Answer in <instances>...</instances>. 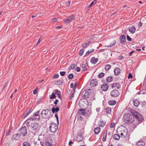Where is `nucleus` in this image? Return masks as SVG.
<instances>
[{
	"instance_id": "nucleus-35",
	"label": "nucleus",
	"mask_w": 146,
	"mask_h": 146,
	"mask_svg": "<svg viewBox=\"0 0 146 146\" xmlns=\"http://www.w3.org/2000/svg\"><path fill=\"white\" fill-rule=\"evenodd\" d=\"M76 66V65L75 64H72L70 65V67L69 68V69L70 70H71V69H74L75 68Z\"/></svg>"
},
{
	"instance_id": "nucleus-31",
	"label": "nucleus",
	"mask_w": 146,
	"mask_h": 146,
	"mask_svg": "<svg viewBox=\"0 0 146 146\" xmlns=\"http://www.w3.org/2000/svg\"><path fill=\"white\" fill-rule=\"evenodd\" d=\"M31 109H30L28 110H26L25 114L24 116V118L25 117L27 116L30 113Z\"/></svg>"
},
{
	"instance_id": "nucleus-49",
	"label": "nucleus",
	"mask_w": 146,
	"mask_h": 146,
	"mask_svg": "<svg viewBox=\"0 0 146 146\" xmlns=\"http://www.w3.org/2000/svg\"><path fill=\"white\" fill-rule=\"evenodd\" d=\"M66 73V72L65 71L60 72V74L61 76H64Z\"/></svg>"
},
{
	"instance_id": "nucleus-27",
	"label": "nucleus",
	"mask_w": 146,
	"mask_h": 146,
	"mask_svg": "<svg viewBox=\"0 0 146 146\" xmlns=\"http://www.w3.org/2000/svg\"><path fill=\"white\" fill-rule=\"evenodd\" d=\"M113 139L118 140L120 138V136L117 134H114L113 136Z\"/></svg>"
},
{
	"instance_id": "nucleus-47",
	"label": "nucleus",
	"mask_w": 146,
	"mask_h": 146,
	"mask_svg": "<svg viewBox=\"0 0 146 146\" xmlns=\"http://www.w3.org/2000/svg\"><path fill=\"white\" fill-rule=\"evenodd\" d=\"M74 75L72 74H69L68 76L69 79H72L73 78Z\"/></svg>"
},
{
	"instance_id": "nucleus-4",
	"label": "nucleus",
	"mask_w": 146,
	"mask_h": 146,
	"mask_svg": "<svg viewBox=\"0 0 146 146\" xmlns=\"http://www.w3.org/2000/svg\"><path fill=\"white\" fill-rule=\"evenodd\" d=\"M58 127L57 124L54 123H50V131L52 133H55L57 130Z\"/></svg>"
},
{
	"instance_id": "nucleus-2",
	"label": "nucleus",
	"mask_w": 146,
	"mask_h": 146,
	"mask_svg": "<svg viewBox=\"0 0 146 146\" xmlns=\"http://www.w3.org/2000/svg\"><path fill=\"white\" fill-rule=\"evenodd\" d=\"M31 131L33 133L38 132L40 130L38 123L36 122H32L31 124Z\"/></svg>"
},
{
	"instance_id": "nucleus-60",
	"label": "nucleus",
	"mask_w": 146,
	"mask_h": 146,
	"mask_svg": "<svg viewBox=\"0 0 146 146\" xmlns=\"http://www.w3.org/2000/svg\"><path fill=\"white\" fill-rule=\"evenodd\" d=\"M76 70L77 72H79L80 71V68L79 67H77Z\"/></svg>"
},
{
	"instance_id": "nucleus-52",
	"label": "nucleus",
	"mask_w": 146,
	"mask_h": 146,
	"mask_svg": "<svg viewBox=\"0 0 146 146\" xmlns=\"http://www.w3.org/2000/svg\"><path fill=\"white\" fill-rule=\"evenodd\" d=\"M133 78V76L131 73H129V74L128 76V79L131 78Z\"/></svg>"
},
{
	"instance_id": "nucleus-34",
	"label": "nucleus",
	"mask_w": 146,
	"mask_h": 146,
	"mask_svg": "<svg viewBox=\"0 0 146 146\" xmlns=\"http://www.w3.org/2000/svg\"><path fill=\"white\" fill-rule=\"evenodd\" d=\"M49 98L50 99H52L55 98H56V96H55V93H54L53 92L51 95H50L49 96Z\"/></svg>"
},
{
	"instance_id": "nucleus-33",
	"label": "nucleus",
	"mask_w": 146,
	"mask_h": 146,
	"mask_svg": "<svg viewBox=\"0 0 146 146\" xmlns=\"http://www.w3.org/2000/svg\"><path fill=\"white\" fill-rule=\"evenodd\" d=\"M106 80L107 82H110L113 80V78L111 76H108Z\"/></svg>"
},
{
	"instance_id": "nucleus-26",
	"label": "nucleus",
	"mask_w": 146,
	"mask_h": 146,
	"mask_svg": "<svg viewBox=\"0 0 146 146\" xmlns=\"http://www.w3.org/2000/svg\"><path fill=\"white\" fill-rule=\"evenodd\" d=\"M87 66V64H84V63H83L82 67V68L83 69V70L84 71H85L87 70L88 68Z\"/></svg>"
},
{
	"instance_id": "nucleus-45",
	"label": "nucleus",
	"mask_w": 146,
	"mask_h": 146,
	"mask_svg": "<svg viewBox=\"0 0 146 146\" xmlns=\"http://www.w3.org/2000/svg\"><path fill=\"white\" fill-rule=\"evenodd\" d=\"M104 75V74L103 72H102L99 74L98 75V77L100 78L103 77Z\"/></svg>"
},
{
	"instance_id": "nucleus-10",
	"label": "nucleus",
	"mask_w": 146,
	"mask_h": 146,
	"mask_svg": "<svg viewBox=\"0 0 146 146\" xmlns=\"http://www.w3.org/2000/svg\"><path fill=\"white\" fill-rule=\"evenodd\" d=\"M112 88L119 89L121 88V85L119 83H114L111 85Z\"/></svg>"
},
{
	"instance_id": "nucleus-36",
	"label": "nucleus",
	"mask_w": 146,
	"mask_h": 146,
	"mask_svg": "<svg viewBox=\"0 0 146 146\" xmlns=\"http://www.w3.org/2000/svg\"><path fill=\"white\" fill-rule=\"evenodd\" d=\"M99 125L101 127L104 126L105 125V123L103 121H100L99 122Z\"/></svg>"
},
{
	"instance_id": "nucleus-20",
	"label": "nucleus",
	"mask_w": 146,
	"mask_h": 146,
	"mask_svg": "<svg viewBox=\"0 0 146 146\" xmlns=\"http://www.w3.org/2000/svg\"><path fill=\"white\" fill-rule=\"evenodd\" d=\"M91 42L89 41L87 43H85L82 44V46L83 48H86L90 44Z\"/></svg>"
},
{
	"instance_id": "nucleus-5",
	"label": "nucleus",
	"mask_w": 146,
	"mask_h": 146,
	"mask_svg": "<svg viewBox=\"0 0 146 146\" xmlns=\"http://www.w3.org/2000/svg\"><path fill=\"white\" fill-rule=\"evenodd\" d=\"M27 133V128L25 126L22 127L19 130V134L23 137L25 136Z\"/></svg>"
},
{
	"instance_id": "nucleus-7",
	"label": "nucleus",
	"mask_w": 146,
	"mask_h": 146,
	"mask_svg": "<svg viewBox=\"0 0 146 146\" xmlns=\"http://www.w3.org/2000/svg\"><path fill=\"white\" fill-rule=\"evenodd\" d=\"M117 132L118 134H119L118 132L121 131V133H120L121 136H123V137H125L127 135V130L126 128L123 129L122 130H120L119 129H118L117 131Z\"/></svg>"
},
{
	"instance_id": "nucleus-38",
	"label": "nucleus",
	"mask_w": 146,
	"mask_h": 146,
	"mask_svg": "<svg viewBox=\"0 0 146 146\" xmlns=\"http://www.w3.org/2000/svg\"><path fill=\"white\" fill-rule=\"evenodd\" d=\"M111 67V65L110 64H106L105 66V69L107 71H108Z\"/></svg>"
},
{
	"instance_id": "nucleus-40",
	"label": "nucleus",
	"mask_w": 146,
	"mask_h": 146,
	"mask_svg": "<svg viewBox=\"0 0 146 146\" xmlns=\"http://www.w3.org/2000/svg\"><path fill=\"white\" fill-rule=\"evenodd\" d=\"M63 83L62 80H57L55 83L56 85H62Z\"/></svg>"
},
{
	"instance_id": "nucleus-42",
	"label": "nucleus",
	"mask_w": 146,
	"mask_h": 146,
	"mask_svg": "<svg viewBox=\"0 0 146 146\" xmlns=\"http://www.w3.org/2000/svg\"><path fill=\"white\" fill-rule=\"evenodd\" d=\"M40 112V111H38L36 112L32 116H34L35 117H36V116L38 118H39V113Z\"/></svg>"
},
{
	"instance_id": "nucleus-11",
	"label": "nucleus",
	"mask_w": 146,
	"mask_h": 146,
	"mask_svg": "<svg viewBox=\"0 0 146 146\" xmlns=\"http://www.w3.org/2000/svg\"><path fill=\"white\" fill-rule=\"evenodd\" d=\"M109 88V86L107 84H104L101 86V90L104 91H107Z\"/></svg>"
},
{
	"instance_id": "nucleus-23",
	"label": "nucleus",
	"mask_w": 146,
	"mask_h": 146,
	"mask_svg": "<svg viewBox=\"0 0 146 146\" xmlns=\"http://www.w3.org/2000/svg\"><path fill=\"white\" fill-rule=\"evenodd\" d=\"M60 110L59 108L57 107L56 108H55L54 107L52 108V109L51 110L53 113L55 112L57 113Z\"/></svg>"
},
{
	"instance_id": "nucleus-18",
	"label": "nucleus",
	"mask_w": 146,
	"mask_h": 146,
	"mask_svg": "<svg viewBox=\"0 0 146 146\" xmlns=\"http://www.w3.org/2000/svg\"><path fill=\"white\" fill-rule=\"evenodd\" d=\"M76 137V141L80 142L82 141L83 139V136L81 135H78Z\"/></svg>"
},
{
	"instance_id": "nucleus-58",
	"label": "nucleus",
	"mask_w": 146,
	"mask_h": 146,
	"mask_svg": "<svg viewBox=\"0 0 146 146\" xmlns=\"http://www.w3.org/2000/svg\"><path fill=\"white\" fill-rule=\"evenodd\" d=\"M134 51H132L131 52H130L129 53V56H131V54L134 52Z\"/></svg>"
},
{
	"instance_id": "nucleus-37",
	"label": "nucleus",
	"mask_w": 146,
	"mask_h": 146,
	"mask_svg": "<svg viewBox=\"0 0 146 146\" xmlns=\"http://www.w3.org/2000/svg\"><path fill=\"white\" fill-rule=\"evenodd\" d=\"M116 43V41L115 40H114L113 42H112V43H111L110 44V45H108L107 46V47H112V46H114L115 45Z\"/></svg>"
},
{
	"instance_id": "nucleus-30",
	"label": "nucleus",
	"mask_w": 146,
	"mask_h": 146,
	"mask_svg": "<svg viewBox=\"0 0 146 146\" xmlns=\"http://www.w3.org/2000/svg\"><path fill=\"white\" fill-rule=\"evenodd\" d=\"M106 112L108 114H110L111 111V109L110 108L107 107L105 109Z\"/></svg>"
},
{
	"instance_id": "nucleus-55",
	"label": "nucleus",
	"mask_w": 146,
	"mask_h": 146,
	"mask_svg": "<svg viewBox=\"0 0 146 146\" xmlns=\"http://www.w3.org/2000/svg\"><path fill=\"white\" fill-rule=\"evenodd\" d=\"M59 102L58 99H56L54 102V104L56 105Z\"/></svg>"
},
{
	"instance_id": "nucleus-61",
	"label": "nucleus",
	"mask_w": 146,
	"mask_h": 146,
	"mask_svg": "<svg viewBox=\"0 0 146 146\" xmlns=\"http://www.w3.org/2000/svg\"><path fill=\"white\" fill-rule=\"evenodd\" d=\"M142 25V23L141 21H140L139 24L138 25L139 27H141Z\"/></svg>"
},
{
	"instance_id": "nucleus-41",
	"label": "nucleus",
	"mask_w": 146,
	"mask_h": 146,
	"mask_svg": "<svg viewBox=\"0 0 146 146\" xmlns=\"http://www.w3.org/2000/svg\"><path fill=\"white\" fill-rule=\"evenodd\" d=\"M97 2L96 0H94L91 3V4L88 6V7L89 8L91 7L94 4H96Z\"/></svg>"
},
{
	"instance_id": "nucleus-24",
	"label": "nucleus",
	"mask_w": 146,
	"mask_h": 146,
	"mask_svg": "<svg viewBox=\"0 0 146 146\" xmlns=\"http://www.w3.org/2000/svg\"><path fill=\"white\" fill-rule=\"evenodd\" d=\"M108 103L109 105L113 106L116 103V101L115 100H111L109 101Z\"/></svg>"
},
{
	"instance_id": "nucleus-46",
	"label": "nucleus",
	"mask_w": 146,
	"mask_h": 146,
	"mask_svg": "<svg viewBox=\"0 0 146 146\" xmlns=\"http://www.w3.org/2000/svg\"><path fill=\"white\" fill-rule=\"evenodd\" d=\"M84 49L83 48L79 52V55L80 56H82L84 52Z\"/></svg>"
},
{
	"instance_id": "nucleus-6",
	"label": "nucleus",
	"mask_w": 146,
	"mask_h": 146,
	"mask_svg": "<svg viewBox=\"0 0 146 146\" xmlns=\"http://www.w3.org/2000/svg\"><path fill=\"white\" fill-rule=\"evenodd\" d=\"M81 96L84 98H89L90 96V93L87 90H82L80 92Z\"/></svg>"
},
{
	"instance_id": "nucleus-13",
	"label": "nucleus",
	"mask_w": 146,
	"mask_h": 146,
	"mask_svg": "<svg viewBox=\"0 0 146 146\" xmlns=\"http://www.w3.org/2000/svg\"><path fill=\"white\" fill-rule=\"evenodd\" d=\"M78 115H84L86 114V110L84 109H80L78 110Z\"/></svg>"
},
{
	"instance_id": "nucleus-8",
	"label": "nucleus",
	"mask_w": 146,
	"mask_h": 146,
	"mask_svg": "<svg viewBox=\"0 0 146 146\" xmlns=\"http://www.w3.org/2000/svg\"><path fill=\"white\" fill-rule=\"evenodd\" d=\"M119 91L115 89L111 91L110 95L112 97H117L119 95Z\"/></svg>"
},
{
	"instance_id": "nucleus-28",
	"label": "nucleus",
	"mask_w": 146,
	"mask_h": 146,
	"mask_svg": "<svg viewBox=\"0 0 146 146\" xmlns=\"http://www.w3.org/2000/svg\"><path fill=\"white\" fill-rule=\"evenodd\" d=\"M42 146H52V144L48 141H45V143Z\"/></svg>"
},
{
	"instance_id": "nucleus-16",
	"label": "nucleus",
	"mask_w": 146,
	"mask_h": 146,
	"mask_svg": "<svg viewBox=\"0 0 146 146\" xmlns=\"http://www.w3.org/2000/svg\"><path fill=\"white\" fill-rule=\"evenodd\" d=\"M145 142L142 140L139 141L136 143L137 146H145Z\"/></svg>"
},
{
	"instance_id": "nucleus-15",
	"label": "nucleus",
	"mask_w": 146,
	"mask_h": 146,
	"mask_svg": "<svg viewBox=\"0 0 146 146\" xmlns=\"http://www.w3.org/2000/svg\"><path fill=\"white\" fill-rule=\"evenodd\" d=\"M136 30V28L134 26H132L129 28V31L132 34L135 33Z\"/></svg>"
},
{
	"instance_id": "nucleus-48",
	"label": "nucleus",
	"mask_w": 146,
	"mask_h": 146,
	"mask_svg": "<svg viewBox=\"0 0 146 146\" xmlns=\"http://www.w3.org/2000/svg\"><path fill=\"white\" fill-rule=\"evenodd\" d=\"M59 75L58 74H55L53 76V78H57L59 77Z\"/></svg>"
},
{
	"instance_id": "nucleus-51",
	"label": "nucleus",
	"mask_w": 146,
	"mask_h": 146,
	"mask_svg": "<svg viewBox=\"0 0 146 146\" xmlns=\"http://www.w3.org/2000/svg\"><path fill=\"white\" fill-rule=\"evenodd\" d=\"M11 132V130L10 129L9 130V131H8V132H7L6 133V136H8V135H10Z\"/></svg>"
},
{
	"instance_id": "nucleus-9",
	"label": "nucleus",
	"mask_w": 146,
	"mask_h": 146,
	"mask_svg": "<svg viewBox=\"0 0 146 146\" xmlns=\"http://www.w3.org/2000/svg\"><path fill=\"white\" fill-rule=\"evenodd\" d=\"M75 17V15H72L66 19L64 20V22L66 23H68L74 20Z\"/></svg>"
},
{
	"instance_id": "nucleus-25",
	"label": "nucleus",
	"mask_w": 146,
	"mask_h": 146,
	"mask_svg": "<svg viewBox=\"0 0 146 146\" xmlns=\"http://www.w3.org/2000/svg\"><path fill=\"white\" fill-rule=\"evenodd\" d=\"M54 91H55V94L58 95V97L59 98H61V95H60L61 92L60 91L58 90H55Z\"/></svg>"
},
{
	"instance_id": "nucleus-43",
	"label": "nucleus",
	"mask_w": 146,
	"mask_h": 146,
	"mask_svg": "<svg viewBox=\"0 0 146 146\" xmlns=\"http://www.w3.org/2000/svg\"><path fill=\"white\" fill-rule=\"evenodd\" d=\"M40 119V116H39V118H38L36 116V117H35V116H32V117L31 118H30V119H32V120H39Z\"/></svg>"
},
{
	"instance_id": "nucleus-22",
	"label": "nucleus",
	"mask_w": 146,
	"mask_h": 146,
	"mask_svg": "<svg viewBox=\"0 0 146 146\" xmlns=\"http://www.w3.org/2000/svg\"><path fill=\"white\" fill-rule=\"evenodd\" d=\"M98 60V58H95L94 57H93L91 58V62L92 64H95L97 62Z\"/></svg>"
},
{
	"instance_id": "nucleus-1",
	"label": "nucleus",
	"mask_w": 146,
	"mask_h": 146,
	"mask_svg": "<svg viewBox=\"0 0 146 146\" xmlns=\"http://www.w3.org/2000/svg\"><path fill=\"white\" fill-rule=\"evenodd\" d=\"M130 112L132 114V115L126 113L123 117V120L125 123L128 124L132 123L134 120V116L138 121H143V117L139 113L133 110H131Z\"/></svg>"
},
{
	"instance_id": "nucleus-59",
	"label": "nucleus",
	"mask_w": 146,
	"mask_h": 146,
	"mask_svg": "<svg viewBox=\"0 0 146 146\" xmlns=\"http://www.w3.org/2000/svg\"><path fill=\"white\" fill-rule=\"evenodd\" d=\"M74 85L73 83H72L71 84H70V87L71 88H74Z\"/></svg>"
},
{
	"instance_id": "nucleus-56",
	"label": "nucleus",
	"mask_w": 146,
	"mask_h": 146,
	"mask_svg": "<svg viewBox=\"0 0 146 146\" xmlns=\"http://www.w3.org/2000/svg\"><path fill=\"white\" fill-rule=\"evenodd\" d=\"M55 116L56 118V119H57V121L58 123V115L57 114H56L55 115Z\"/></svg>"
},
{
	"instance_id": "nucleus-32",
	"label": "nucleus",
	"mask_w": 146,
	"mask_h": 146,
	"mask_svg": "<svg viewBox=\"0 0 146 146\" xmlns=\"http://www.w3.org/2000/svg\"><path fill=\"white\" fill-rule=\"evenodd\" d=\"M31 144L30 143L27 141H24L23 144V146H30Z\"/></svg>"
},
{
	"instance_id": "nucleus-53",
	"label": "nucleus",
	"mask_w": 146,
	"mask_h": 146,
	"mask_svg": "<svg viewBox=\"0 0 146 146\" xmlns=\"http://www.w3.org/2000/svg\"><path fill=\"white\" fill-rule=\"evenodd\" d=\"M127 40L130 41L131 40V38L128 35L127 36Z\"/></svg>"
},
{
	"instance_id": "nucleus-63",
	"label": "nucleus",
	"mask_w": 146,
	"mask_h": 146,
	"mask_svg": "<svg viewBox=\"0 0 146 146\" xmlns=\"http://www.w3.org/2000/svg\"><path fill=\"white\" fill-rule=\"evenodd\" d=\"M37 92V91L36 89L33 92V94H36Z\"/></svg>"
},
{
	"instance_id": "nucleus-62",
	"label": "nucleus",
	"mask_w": 146,
	"mask_h": 146,
	"mask_svg": "<svg viewBox=\"0 0 146 146\" xmlns=\"http://www.w3.org/2000/svg\"><path fill=\"white\" fill-rule=\"evenodd\" d=\"M73 143V142L72 141H70L68 145L69 146H71V144Z\"/></svg>"
},
{
	"instance_id": "nucleus-17",
	"label": "nucleus",
	"mask_w": 146,
	"mask_h": 146,
	"mask_svg": "<svg viewBox=\"0 0 146 146\" xmlns=\"http://www.w3.org/2000/svg\"><path fill=\"white\" fill-rule=\"evenodd\" d=\"M120 69L119 68H116L114 71V74L115 76L119 75L120 73Z\"/></svg>"
},
{
	"instance_id": "nucleus-29",
	"label": "nucleus",
	"mask_w": 146,
	"mask_h": 146,
	"mask_svg": "<svg viewBox=\"0 0 146 146\" xmlns=\"http://www.w3.org/2000/svg\"><path fill=\"white\" fill-rule=\"evenodd\" d=\"M107 131L106 130L104 132L103 134V138L102 139V141H106V137L107 136Z\"/></svg>"
},
{
	"instance_id": "nucleus-12",
	"label": "nucleus",
	"mask_w": 146,
	"mask_h": 146,
	"mask_svg": "<svg viewBox=\"0 0 146 146\" xmlns=\"http://www.w3.org/2000/svg\"><path fill=\"white\" fill-rule=\"evenodd\" d=\"M90 84L91 86L92 87H95L98 84L97 80L96 79L92 80L90 82Z\"/></svg>"
},
{
	"instance_id": "nucleus-14",
	"label": "nucleus",
	"mask_w": 146,
	"mask_h": 146,
	"mask_svg": "<svg viewBox=\"0 0 146 146\" xmlns=\"http://www.w3.org/2000/svg\"><path fill=\"white\" fill-rule=\"evenodd\" d=\"M119 39L121 42L123 44H125V37L123 35H121L119 38Z\"/></svg>"
},
{
	"instance_id": "nucleus-50",
	"label": "nucleus",
	"mask_w": 146,
	"mask_h": 146,
	"mask_svg": "<svg viewBox=\"0 0 146 146\" xmlns=\"http://www.w3.org/2000/svg\"><path fill=\"white\" fill-rule=\"evenodd\" d=\"M58 19L57 18H55L52 19L51 21L53 22H55Z\"/></svg>"
},
{
	"instance_id": "nucleus-54",
	"label": "nucleus",
	"mask_w": 146,
	"mask_h": 146,
	"mask_svg": "<svg viewBox=\"0 0 146 146\" xmlns=\"http://www.w3.org/2000/svg\"><path fill=\"white\" fill-rule=\"evenodd\" d=\"M115 123L114 122L112 123L110 125V127L111 128H113L115 126Z\"/></svg>"
},
{
	"instance_id": "nucleus-44",
	"label": "nucleus",
	"mask_w": 146,
	"mask_h": 146,
	"mask_svg": "<svg viewBox=\"0 0 146 146\" xmlns=\"http://www.w3.org/2000/svg\"><path fill=\"white\" fill-rule=\"evenodd\" d=\"M81 115H77V119L78 120H83L84 118L83 117L81 116Z\"/></svg>"
},
{
	"instance_id": "nucleus-57",
	"label": "nucleus",
	"mask_w": 146,
	"mask_h": 146,
	"mask_svg": "<svg viewBox=\"0 0 146 146\" xmlns=\"http://www.w3.org/2000/svg\"><path fill=\"white\" fill-rule=\"evenodd\" d=\"M94 51V49H92L91 50H89L88 51V52H89V53L90 54L91 53L93 52Z\"/></svg>"
},
{
	"instance_id": "nucleus-19",
	"label": "nucleus",
	"mask_w": 146,
	"mask_h": 146,
	"mask_svg": "<svg viewBox=\"0 0 146 146\" xmlns=\"http://www.w3.org/2000/svg\"><path fill=\"white\" fill-rule=\"evenodd\" d=\"M21 136L19 133L13 135L12 138L16 140H18L19 139Z\"/></svg>"
},
{
	"instance_id": "nucleus-39",
	"label": "nucleus",
	"mask_w": 146,
	"mask_h": 146,
	"mask_svg": "<svg viewBox=\"0 0 146 146\" xmlns=\"http://www.w3.org/2000/svg\"><path fill=\"white\" fill-rule=\"evenodd\" d=\"M133 102L134 105L135 106H138L139 104V102L136 100L133 101Z\"/></svg>"
},
{
	"instance_id": "nucleus-64",
	"label": "nucleus",
	"mask_w": 146,
	"mask_h": 146,
	"mask_svg": "<svg viewBox=\"0 0 146 146\" xmlns=\"http://www.w3.org/2000/svg\"><path fill=\"white\" fill-rule=\"evenodd\" d=\"M105 51V50L104 49H101L99 50V51L100 52H103L104 51Z\"/></svg>"
},
{
	"instance_id": "nucleus-3",
	"label": "nucleus",
	"mask_w": 146,
	"mask_h": 146,
	"mask_svg": "<svg viewBox=\"0 0 146 146\" xmlns=\"http://www.w3.org/2000/svg\"><path fill=\"white\" fill-rule=\"evenodd\" d=\"M50 111L48 109L43 110L40 113L41 117L43 118H47L50 116Z\"/></svg>"
},
{
	"instance_id": "nucleus-21",
	"label": "nucleus",
	"mask_w": 146,
	"mask_h": 146,
	"mask_svg": "<svg viewBox=\"0 0 146 146\" xmlns=\"http://www.w3.org/2000/svg\"><path fill=\"white\" fill-rule=\"evenodd\" d=\"M100 131V128L99 127H97L94 129V132L95 134H98Z\"/></svg>"
}]
</instances>
